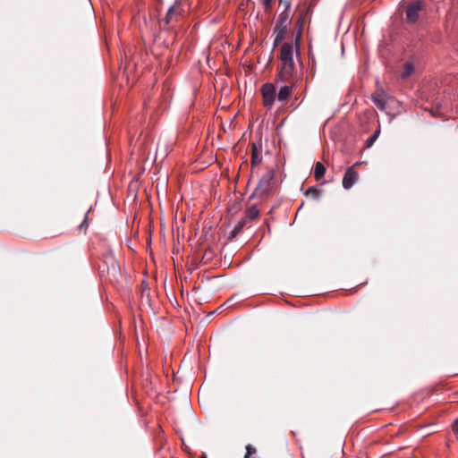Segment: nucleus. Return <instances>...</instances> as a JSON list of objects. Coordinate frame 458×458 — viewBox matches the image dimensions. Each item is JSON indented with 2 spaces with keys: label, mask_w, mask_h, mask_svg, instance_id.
I'll return each mask as SVG.
<instances>
[{
  "label": "nucleus",
  "mask_w": 458,
  "mask_h": 458,
  "mask_svg": "<svg viewBox=\"0 0 458 458\" xmlns=\"http://www.w3.org/2000/svg\"><path fill=\"white\" fill-rule=\"evenodd\" d=\"M259 215V211L257 208V207L251 206L247 208L246 215H245L244 218H247V221L249 222L250 220H254V219L258 218Z\"/></svg>",
  "instance_id": "obj_13"
},
{
  "label": "nucleus",
  "mask_w": 458,
  "mask_h": 458,
  "mask_svg": "<svg viewBox=\"0 0 458 458\" xmlns=\"http://www.w3.org/2000/svg\"><path fill=\"white\" fill-rule=\"evenodd\" d=\"M255 453V448H253L252 446L250 445H248L246 447V455L244 458H250V456Z\"/></svg>",
  "instance_id": "obj_17"
},
{
  "label": "nucleus",
  "mask_w": 458,
  "mask_h": 458,
  "mask_svg": "<svg viewBox=\"0 0 458 458\" xmlns=\"http://www.w3.org/2000/svg\"><path fill=\"white\" fill-rule=\"evenodd\" d=\"M271 2H272V0H261V3L265 8H267L270 5Z\"/></svg>",
  "instance_id": "obj_19"
},
{
  "label": "nucleus",
  "mask_w": 458,
  "mask_h": 458,
  "mask_svg": "<svg viewBox=\"0 0 458 458\" xmlns=\"http://www.w3.org/2000/svg\"><path fill=\"white\" fill-rule=\"evenodd\" d=\"M277 94V101L281 104H285L289 101L293 94V87L288 85L282 86Z\"/></svg>",
  "instance_id": "obj_9"
},
{
  "label": "nucleus",
  "mask_w": 458,
  "mask_h": 458,
  "mask_svg": "<svg viewBox=\"0 0 458 458\" xmlns=\"http://www.w3.org/2000/svg\"><path fill=\"white\" fill-rule=\"evenodd\" d=\"M284 5H285V9H284V10H288V11L290 12V10H289V8H290V3H289V2H285V3H284Z\"/></svg>",
  "instance_id": "obj_20"
},
{
  "label": "nucleus",
  "mask_w": 458,
  "mask_h": 458,
  "mask_svg": "<svg viewBox=\"0 0 458 458\" xmlns=\"http://www.w3.org/2000/svg\"><path fill=\"white\" fill-rule=\"evenodd\" d=\"M200 458H207L206 454H203Z\"/></svg>",
  "instance_id": "obj_22"
},
{
  "label": "nucleus",
  "mask_w": 458,
  "mask_h": 458,
  "mask_svg": "<svg viewBox=\"0 0 458 458\" xmlns=\"http://www.w3.org/2000/svg\"><path fill=\"white\" fill-rule=\"evenodd\" d=\"M183 13L181 3L177 0L174 4L168 8L165 19L161 21L164 22V29H172L174 24L178 22L180 18L182 17Z\"/></svg>",
  "instance_id": "obj_3"
},
{
  "label": "nucleus",
  "mask_w": 458,
  "mask_h": 458,
  "mask_svg": "<svg viewBox=\"0 0 458 458\" xmlns=\"http://www.w3.org/2000/svg\"><path fill=\"white\" fill-rule=\"evenodd\" d=\"M262 161L261 150L255 145H252L251 164L259 165Z\"/></svg>",
  "instance_id": "obj_10"
},
{
  "label": "nucleus",
  "mask_w": 458,
  "mask_h": 458,
  "mask_svg": "<svg viewBox=\"0 0 458 458\" xmlns=\"http://www.w3.org/2000/svg\"><path fill=\"white\" fill-rule=\"evenodd\" d=\"M413 71H414L413 64L411 63H410V62L405 63L404 70H403V72L402 73V77L403 79L408 78L409 76H411L412 74Z\"/></svg>",
  "instance_id": "obj_14"
},
{
  "label": "nucleus",
  "mask_w": 458,
  "mask_h": 458,
  "mask_svg": "<svg viewBox=\"0 0 458 458\" xmlns=\"http://www.w3.org/2000/svg\"><path fill=\"white\" fill-rule=\"evenodd\" d=\"M247 223V218L242 217L232 230L230 233V238L233 239L236 237L242 231Z\"/></svg>",
  "instance_id": "obj_11"
},
{
  "label": "nucleus",
  "mask_w": 458,
  "mask_h": 458,
  "mask_svg": "<svg viewBox=\"0 0 458 458\" xmlns=\"http://www.w3.org/2000/svg\"><path fill=\"white\" fill-rule=\"evenodd\" d=\"M379 135V131H376L367 140V146L368 147H370L372 146V144L375 142V140H377V138L378 137Z\"/></svg>",
  "instance_id": "obj_16"
},
{
  "label": "nucleus",
  "mask_w": 458,
  "mask_h": 458,
  "mask_svg": "<svg viewBox=\"0 0 458 458\" xmlns=\"http://www.w3.org/2000/svg\"><path fill=\"white\" fill-rule=\"evenodd\" d=\"M359 163L354 164L352 166L347 168L343 178V187L346 190L351 189L358 179V173L354 170V167L359 165Z\"/></svg>",
  "instance_id": "obj_7"
},
{
  "label": "nucleus",
  "mask_w": 458,
  "mask_h": 458,
  "mask_svg": "<svg viewBox=\"0 0 458 458\" xmlns=\"http://www.w3.org/2000/svg\"><path fill=\"white\" fill-rule=\"evenodd\" d=\"M453 431L458 438V418L454 420V422L453 424Z\"/></svg>",
  "instance_id": "obj_18"
},
{
  "label": "nucleus",
  "mask_w": 458,
  "mask_h": 458,
  "mask_svg": "<svg viewBox=\"0 0 458 458\" xmlns=\"http://www.w3.org/2000/svg\"><path fill=\"white\" fill-rule=\"evenodd\" d=\"M274 176L275 173L273 170H268L264 174L259 182L256 191H259V193H267L271 190Z\"/></svg>",
  "instance_id": "obj_6"
},
{
  "label": "nucleus",
  "mask_w": 458,
  "mask_h": 458,
  "mask_svg": "<svg viewBox=\"0 0 458 458\" xmlns=\"http://www.w3.org/2000/svg\"><path fill=\"white\" fill-rule=\"evenodd\" d=\"M371 100L375 106L381 111L386 108V94L382 89H377L371 95Z\"/></svg>",
  "instance_id": "obj_8"
},
{
  "label": "nucleus",
  "mask_w": 458,
  "mask_h": 458,
  "mask_svg": "<svg viewBox=\"0 0 458 458\" xmlns=\"http://www.w3.org/2000/svg\"><path fill=\"white\" fill-rule=\"evenodd\" d=\"M326 174V167L325 165L320 163V162H317L316 165H315V169H314V177L317 181L320 180Z\"/></svg>",
  "instance_id": "obj_12"
},
{
  "label": "nucleus",
  "mask_w": 458,
  "mask_h": 458,
  "mask_svg": "<svg viewBox=\"0 0 458 458\" xmlns=\"http://www.w3.org/2000/svg\"><path fill=\"white\" fill-rule=\"evenodd\" d=\"M301 32L295 38V46L291 43H284L280 51L281 67L277 73L278 79L283 82H289L294 79L296 74L295 64L293 61L294 55H299V40Z\"/></svg>",
  "instance_id": "obj_1"
},
{
  "label": "nucleus",
  "mask_w": 458,
  "mask_h": 458,
  "mask_svg": "<svg viewBox=\"0 0 458 458\" xmlns=\"http://www.w3.org/2000/svg\"><path fill=\"white\" fill-rule=\"evenodd\" d=\"M424 4L422 1H415L408 4L405 14L408 23L414 24L420 17V13L423 10Z\"/></svg>",
  "instance_id": "obj_4"
},
{
  "label": "nucleus",
  "mask_w": 458,
  "mask_h": 458,
  "mask_svg": "<svg viewBox=\"0 0 458 458\" xmlns=\"http://www.w3.org/2000/svg\"><path fill=\"white\" fill-rule=\"evenodd\" d=\"M290 23V12L288 10H284L276 23L274 28V43L273 47H277L281 42L284 41L287 32V27Z\"/></svg>",
  "instance_id": "obj_2"
},
{
  "label": "nucleus",
  "mask_w": 458,
  "mask_h": 458,
  "mask_svg": "<svg viewBox=\"0 0 458 458\" xmlns=\"http://www.w3.org/2000/svg\"><path fill=\"white\" fill-rule=\"evenodd\" d=\"M87 222V216L85 217L84 221L80 225V227L81 228Z\"/></svg>",
  "instance_id": "obj_21"
},
{
  "label": "nucleus",
  "mask_w": 458,
  "mask_h": 458,
  "mask_svg": "<svg viewBox=\"0 0 458 458\" xmlns=\"http://www.w3.org/2000/svg\"><path fill=\"white\" fill-rule=\"evenodd\" d=\"M261 94L263 98V104L266 107L270 108L275 100H277V93L276 86L272 83H266L261 87Z\"/></svg>",
  "instance_id": "obj_5"
},
{
  "label": "nucleus",
  "mask_w": 458,
  "mask_h": 458,
  "mask_svg": "<svg viewBox=\"0 0 458 458\" xmlns=\"http://www.w3.org/2000/svg\"><path fill=\"white\" fill-rule=\"evenodd\" d=\"M321 193L322 192L318 190H316L314 188H310L307 191L306 195H310L313 199H318L321 196Z\"/></svg>",
  "instance_id": "obj_15"
}]
</instances>
